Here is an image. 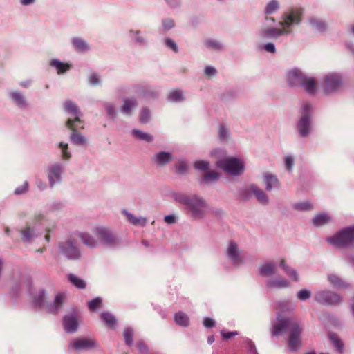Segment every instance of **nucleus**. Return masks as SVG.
<instances>
[{
  "label": "nucleus",
  "mask_w": 354,
  "mask_h": 354,
  "mask_svg": "<svg viewBox=\"0 0 354 354\" xmlns=\"http://www.w3.org/2000/svg\"><path fill=\"white\" fill-rule=\"evenodd\" d=\"M303 10L301 8H292L288 13L283 15V21L279 22L281 28H267L261 30L260 35L263 38L276 39L281 35L291 32L290 27L293 24H299L301 20Z\"/></svg>",
  "instance_id": "f257e3e1"
},
{
  "label": "nucleus",
  "mask_w": 354,
  "mask_h": 354,
  "mask_svg": "<svg viewBox=\"0 0 354 354\" xmlns=\"http://www.w3.org/2000/svg\"><path fill=\"white\" fill-rule=\"evenodd\" d=\"M174 199L185 205L195 218H202L207 214V205L204 200L197 196L189 197L183 194H176Z\"/></svg>",
  "instance_id": "f03ea898"
},
{
  "label": "nucleus",
  "mask_w": 354,
  "mask_h": 354,
  "mask_svg": "<svg viewBox=\"0 0 354 354\" xmlns=\"http://www.w3.org/2000/svg\"><path fill=\"white\" fill-rule=\"evenodd\" d=\"M287 81L291 86L303 87L309 94L315 93L316 84L315 80L306 76L298 69H292L288 73Z\"/></svg>",
  "instance_id": "7ed1b4c3"
},
{
  "label": "nucleus",
  "mask_w": 354,
  "mask_h": 354,
  "mask_svg": "<svg viewBox=\"0 0 354 354\" xmlns=\"http://www.w3.org/2000/svg\"><path fill=\"white\" fill-rule=\"evenodd\" d=\"M330 245L337 248L350 245L354 242V227L344 228L326 239Z\"/></svg>",
  "instance_id": "20e7f679"
},
{
  "label": "nucleus",
  "mask_w": 354,
  "mask_h": 354,
  "mask_svg": "<svg viewBox=\"0 0 354 354\" xmlns=\"http://www.w3.org/2000/svg\"><path fill=\"white\" fill-rule=\"evenodd\" d=\"M217 166L232 175H238L243 171V163L236 158H224L216 163Z\"/></svg>",
  "instance_id": "39448f33"
},
{
  "label": "nucleus",
  "mask_w": 354,
  "mask_h": 354,
  "mask_svg": "<svg viewBox=\"0 0 354 354\" xmlns=\"http://www.w3.org/2000/svg\"><path fill=\"white\" fill-rule=\"evenodd\" d=\"M93 232L99 238L100 241L106 245L113 246L119 243L117 236L109 227L97 225L93 229Z\"/></svg>",
  "instance_id": "423d86ee"
},
{
  "label": "nucleus",
  "mask_w": 354,
  "mask_h": 354,
  "mask_svg": "<svg viewBox=\"0 0 354 354\" xmlns=\"http://www.w3.org/2000/svg\"><path fill=\"white\" fill-rule=\"evenodd\" d=\"M302 331L303 326L297 321L292 324L288 336V346L291 351H295L301 347V334Z\"/></svg>",
  "instance_id": "0eeeda50"
},
{
  "label": "nucleus",
  "mask_w": 354,
  "mask_h": 354,
  "mask_svg": "<svg viewBox=\"0 0 354 354\" xmlns=\"http://www.w3.org/2000/svg\"><path fill=\"white\" fill-rule=\"evenodd\" d=\"M66 127L71 131L70 140L71 143L75 145H86L87 144V138L81 133V129L77 123H73L71 118L66 122Z\"/></svg>",
  "instance_id": "6e6552de"
},
{
  "label": "nucleus",
  "mask_w": 354,
  "mask_h": 354,
  "mask_svg": "<svg viewBox=\"0 0 354 354\" xmlns=\"http://www.w3.org/2000/svg\"><path fill=\"white\" fill-rule=\"evenodd\" d=\"M315 300L323 304L335 306L339 304L342 299V297L329 290H319L315 294Z\"/></svg>",
  "instance_id": "1a4fd4ad"
},
{
  "label": "nucleus",
  "mask_w": 354,
  "mask_h": 354,
  "mask_svg": "<svg viewBox=\"0 0 354 354\" xmlns=\"http://www.w3.org/2000/svg\"><path fill=\"white\" fill-rule=\"evenodd\" d=\"M302 107L303 113L297 124V128L300 136L302 137H306L310 130V120L308 114L310 109V104L308 102H306L303 104Z\"/></svg>",
  "instance_id": "9d476101"
},
{
  "label": "nucleus",
  "mask_w": 354,
  "mask_h": 354,
  "mask_svg": "<svg viewBox=\"0 0 354 354\" xmlns=\"http://www.w3.org/2000/svg\"><path fill=\"white\" fill-rule=\"evenodd\" d=\"M64 110L74 117L71 118L73 123L76 122L80 129H84V122L80 118L82 113L74 102L70 100L66 101L64 104Z\"/></svg>",
  "instance_id": "9b49d317"
},
{
  "label": "nucleus",
  "mask_w": 354,
  "mask_h": 354,
  "mask_svg": "<svg viewBox=\"0 0 354 354\" xmlns=\"http://www.w3.org/2000/svg\"><path fill=\"white\" fill-rule=\"evenodd\" d=\"M342 84L341 78L335 74H330L324 77L323 89L326 93L337 90Z\"/></svg>",
  "instance_id": "f8f14e48"
},
{
  "label": "nucleus",
  "mask_w": 354,
  "mask_h": 354,
  "mask_svg": "<svg viewBox=\"0 0 354 354\" xmlns=\"http://www.w3.org/2000/svg\"><path fill=\"white\" fill-rule=\"evenodd\" d=\"M71 345L76 350H88L98 346L97 341L93 338H77Z\"/></svg>",
  "instance_id": "ddd939ff"
},
{
  "label": "nucleus",
  "mask_w": 354,
  "mask_h": 354,
  "mask_svg": "<svg viewBox=\"0 0 354 354\" xmlns=\"http://www.w3.org/2000/svg\"><path fill=\"white\" fill-rule=\"evenodd\" d=\"M248 192H252L257 198L259 202H260L262 204H266L268 201V198L267 195L265 194V192L254 185H250L242 192L241 196V198L243 199H247L248 198Z\"/></svg>",
  "instance_id": "4468645a"
},
{
  "label": "nucleus",
  "mask_w": 354,
  "mask_h": 354,
  "mask_svg": "<svg viewBox=\"0 0 354 354\" xmlns=\"http://www.w3.org/2000/svg\"><path fill=\"white\" fill-rule=\"evenodd\" d=\"M60 248L62 253L68 259H75L80 256V252L75 243L72 241H67L60 244Z\"/></svg>",
  "instance_id": "2eb2a0df"
},
{
  "label": "nucleus",
  "mask_w": 354,
  "mask_h": 354,
  "mask_svg": "<svg viewBox=\"0 0 354 354\" xmlns=\"http://www.w3.org/2000/svg\"><path fill=\"white\" fill-rule=\"evenodd\" d=\"M296 322V320L289 318L279 320V322L272 327V335L279 336L286 330L289 331L292 328V324H295Z\"/></svg>",
  "instance_id": "dca6fc26"
},
{
  "label": "nucleus",
  "mask_w": 354,
  "mask_h": 354,
  "mask_svg": "<svg viewBox=\"0 0 354 354\" xmlns=\"http://www.w3.org/2000/svg\"><path fill=\"white\" fill-rule=\"evenodd\" d=\"M62 167L59 165H53L48 170V177L51 187L56 183L61 181Z\"/></svg>",
  "instance_id": "f3484780"
},
{
  "label": "nucleus",
  "mask_w": 354,
  "mask_h": 354,
  "mask_svg": "<svg viewBox=\"0 0 354 354\" xmlns=\"http://www.w3.org/2000/svg\"><path fill=\"white\" fill-rule=\"evenodd\" d=\"M227 254L230 259L232 260L234 263H241V259L239 256V252L237 244L234 241H230L227 249Z\"/></svg>",
  "instance_id": "a211bd4d"
},
{
  "label": "nucleus",
  "mask_w": 354,
  "mask_h": 354,
  "mask_svg": "<svg viewBox=\"0 0 354 354\" xmlns=\"http://www.w3.org/2000/svg\"><path fill=\"white\" fill-rule=\"evenodd\" d=\"M77 236L81 242L88 248H95L97 245L98 241L88 232H80Z\"/></svg>",
  "instance_id": "6ab92c4d"
},
{
  "label": "nucleus",
  "mask_w": 354,
  "mask_h": 354,
  "mask_svg": "<svg viewBox=\"0 0 354 354\" xmlns=\"http://www.w3.org/2000/svg\"><path fill=\"white\" fill-rule=\"evenodd\" d=\"M64 326L68 333H74L77 330L78 323L75 315L65 316L64 318Z\"/></svg>",
  "instance_id": "aec40b11"
},
{
  "label": "nucleus",
  "mask_w": 354,
  "mask_h": 354,
  "mask_svg": "<svg viewBox=\"0 0 354 354\" xmlns=\"http://www.w3.org/2000/svg\"><path fill=\"white\" fill-rule=\"evenodd\" d=\"M330 221V216L324 213H318L315 214L312 219V223L315 227L324 226Z\"/></svg>",
  "instance_id": "412c9836"
},
{
  "label": "nucleus",
  "mask_w": 354,
  "mask_h": 354,
  "mask_svg": "<svg viewBox=\"0 0 354 354\" xmlns=\"http://www.w3.org/2000/svg\"><path fill=\"white\" fill-rule=\"evenodd\" d=\"M153 160L157 165L163 166L172 160V155L170 153L162 151L155 154Z\"/></svg>",
  "instance_id": "4be33fe9"
},
{
  "label": "nucleus",
  "mask_w": 354,
  "mask_h": 354,
  "mask_svg": "<svg viewBox=\"0 0 354 354\" xmlns=\"http://www.w3.org/2000/svg\"><path fill=\"white\" fill-rule=\"evenodd\" d=\"M138 103L136 99H124L121 110L124 114L130 115L131 114V111L135 109Z\"/></svg>",
  "instance_id": "5701e85b"
},
{
  "label": "nucleus",
  "mask_w": 354,
  "mask_h": 354,
  "mask_svg": "<svg viewBox=\"0 0 354 354\" xmlns=\"http://www.w3.org/2000/svg\"><path fill=\"white\" fill-rule=\"evenodd\" d=\"M276 268L275 265L272 262L267 263L262 265L259 269V273L261 276L268 277L275 272Z\"/></svg>",
  "instance_id": "b1692460"
},
{
  "label": "nucleus",
  "mask_w": 354,
  "mask_h": 354,
  "mask_svg": "<svg viewBox=\"0 0 354 354\" xmlns=\"http://www.w3.org/2000/svg\"><path fill=\"white\" fill-rule=\"evenodd\" d=\"M123 213L125 214L128 221L134 225L143 226L147 223V220L145 218H138L135 216L133 214L128 213L127 211H123Z\"/></svg>",
  "instance_id": "393cba45"
},
{
  "label": "nucleus",
  "mask_w": 354,
  "mask_h": 354,
  "mask_svg": "<svg viewBox=\"0 0 354 354\" xmlns=\"http://www.w3.org/2000/svg\"><path fill=\"white\" fill-rule=\"evenodd\" d=\"M19 232L21 236V240L24 242L30 241L35 236L33 229L28 225L24 229L19 230Z\"/></svg>",
  "instance_id": "a878e982"
},
{
  "label": "nucleus",
  "mask_w": 354,
  "mask_h": 354,
  "mask_svg": "<svg viewBox=\"0 0 354 354\" xmlns=\"http://www.w3.org/2000/svg\"><path fill=\"white\" fill-rule=\"evenodd\" d=\"M50 66L55 67L57 69L58 74L65 73L71 67L69 64L61 62L57 59H53L50 62Z\"/></svg>",
  "instance_id": "bb28decb"
},
{
  "label": "nucleus",
  "mask_w": 354,
  "mask_h": 354,
  "mask_svg": "<svg viewBox=\"0 0 354 354\" xmlns=\"http://www.w3.org/2000/svg\"><path fill=\"white\" fill-rule=\"evenodd\" d=\"M267 285L269 287L275 288H286L289 286V282L283 278H280L269 281Z\"/></svg>",
  "instance_id": "cd10ccee"
},
{
  "label": "nucleus",
  "mask_w": 354,
  "mask_h": 354,
  "mask_svg": "<svg viewBox=\"0 0 354 354\" xmlns=\"http://www.w3.org/2000/svg\"><path fill=\"white\" fill-rule=\"evenodd\" d=\"M68 279L77 288L84 289L86 288V284L85 281L73 274L68 275Z\"/></svg>",
  "instance_id": "c85d7f7f"
},
{
  "label": "nucleus",
  "mask_w": 354,
  "mask_h": 354,
  "mask_svg": "<svg viewBox=\"0 0 354 354\" xmlns=\"http://www.w3.org/2000/svg\"><path fill=\"white\" fill-rule=\"evenodd\" d=\"M280 266L283 269V270L286 272V274L289 276L290 278H292L295 281H297L299 280V277L297 275V272L289 268L288 266L286 265V261L284 259H281L280 261Z\"/></svg>",
  "instance_id": "c756f323"
},
{
  "label": "nucleus",
  "mask_w": 354,
  "mask_h": 354,
  "mask_svg": "<svg viewBox=\"0 0 354 354\" xmlns=\"http://www.w3.org/2000/svg\"><path fill=\"white\" fill-rule=\"evenodd\" d=\"M175 322L180 326H187L189 325V318L186 314L182 312H178L175 314Z\"/></svg>",
  "instance_id": "7c9ffc66"
},
{
  "label": "nucleus",
  "mask_w": 354,
  "mask_h": 354,
  "mask_svg": "<svg viewBox=\"0 0 354 354\" xmlns=\"http://www.w3.org/2000/svg\"><path fill=\"white\" fill-rule=\"evenodd\" d=\"M132 134L135 138L148 142H151L153 140L152 136L138 129H133L132 131Z\"/></svg>",
  "instance_id": "2f4dec72"
},
{
  "label": "nucleus",
  "mask_w": 354,
  "mask_h": 354,
  "mask_svg": "<svg viewBox=\"0 0 354 354\" xmlns=\"http://www.w3.org/2000/svg\"><path fill=\"white\" fill-rule=\"evenodd\" d=\"M10 97L13 100V102L19 106H25L26 102L24 97L21 94L17 91H13L10 93Z\"/></svg>",
  "instance_id": "473e14b6"
},
{
  "label": "nucleus",
  "mask_w": 354,
  "mask_h": 354,
  "mask_svg": "<svg viewBox=\"0 0 354 354\" xmlns=\"http://www.w3.org/2000/svg\"><path fill=\"white\" fill-rule=\"evenodd\" d=\"M293 206L295 209L300 211L312 210L314 207L313 205L308 201L295 203Z\"/></svg>",
  "instance_id": "72a5a7b5"
},
{
  "label": "nucleus",
  "mask_w": 354,
  "mask_h": 354,
  "mask_svg": "<svg viewBox=\"0 0 354 354\" xmlns=\"http://www.w3.org/2000/svg\"><path fill=\"white\" fill-rule=\"evenodd\" d=\"M102 304V299L100 297H96L88 301V307L91 311H95L101 308Z\"/></svg>",
  "instance_id": "f704fd0d"
},
{
  "label": "nucleus",
  "mask_w": 354,
  "mask_h": 354,
  "mask_svg": "<svg viewBox=\"0 0 354 354\" xmlns=\"http://www.w3.org/2000/svg\"><path fill=\"white\" fill-rule=\"evenodd\" d=\"M266 188L268 190H270L272 187H276L279 185V181L274 176H266Z\"/></svg>",
  "instance_id": "c9c22d12"
},
{
  "label": "nucleus",
  "mask_w": 354,
  "mask_h": 354,
  "mask_svg": "<svg viewBox=\"0 0 354 354\" xmlns=\"http://www.w3.org/2000/svg\"><path fill=\"white\" fill-rule=\"evenodd\" d=\"M102 319L109 326H113L116 324L115 317L109 313H102L101 314Z\"/></svg>",
  "instance_id": "e433bc0d"
},
{
  "label": "nucleus",
  "mask_w": 354,
  "mask_h": 354,
  "mask_svg": "<svg viewBox=\"0 0 354 354\" xmlns=\"http://www.w3.org/2000/svg\"><path fill=\"white\" fill-rule=\"evenodd\" d=\"M73 44L77 50L80 51H86L88 49L87 44L82 39L75 38L73 40Z\"/></svg>",
  "instance_id": "4c0bfd02"
},
{
  "label": "nucleus",
  "mask_w": 354,
  "mask_h": 354,
  "mask_svg": "<svg viewBox=\"0 0 354 354\" xmlns=\"http://www.w3.org/2000/svg\"><path fill=\"white\" fill-rule=\"evenodd\" d=\"M310 24L315 30L319 32H322L326 29L325 23L317 19H310Z\"/></svg>",
  "instance_id": "58836bf2"
},
{
  "label": "nucleus",
  "mask_w": 354,
  "mask_h": 354,
  "mask_svg": "<svg viewBox=\"0 0 354 354\" xmlns=\"http://www.w3.org/2000/svg\"><path fill=\"white\" fill-rule=\"evenodd\" d=\"M329 337H330V339L331 340L333 346L337 348V350L339 353H342L343 343L338 338L337 335H335V334H330L329 335Z\"/></svg>",
  "instance_id": "ea45409f"
},
{
  "label": "nucleus",
  "mask_w": 354,
  "mask_h": 354,
  "mask_svg": "<svg viewBox=\"0 0 354 354\" xmlns=\"http://www.w3.org/2000/svg\"><path fill=\"white\" fill-rule=\"evenodd\" d=\"M279 8V5L276 0H272L267 4L265 8V12L266 14H272Z\"/></svg>",
  "instance_id": "a19ab883"
},
{
  "label": "nucleus",
  "mask_w": 354,
  "mask_h": 354,
  "mask_svg": "<svg viewBox=\"0 0 354 354\" xmlns=\"http://www.w3.org/2000/svg\"><path fill=\"white\" fill-rule=\"evenodd\" d=\"M133 331L131 328H126L123 333V337L127 345L131 346L133 344Z\"/></svg>",
  "instance_id": "79ce46f5"
},
{
  "label": "nucleus",
  "mask_w": 354,
  "mask_h": 354,
  "mask_svg": "<svg viewBox=\"0 0 354 354\" xmlns=\"http://www.w3.org/2000/svg\"><path fill=\"white\" fill-rule=\"evenodd\" d=\"M194 168L196 169L207 171L209 168V162L205 160H196L194 162Z\"/></svg>",
  "instance_id": "37998d69"
},
{
  "label": "nucleus",
  "mask_w": 354,
  "mask_h": 354,
  "mask_svg": "<svg viewBox=\"0 0 354 354\" xmlns=\"http://www.w3.org/2000/svg\"><path fill=\"white\" fill-rule=\"evenodd\" d=\"M169 99L172 102H180L183 100V92L180 90L171 91Z\"/></svg>",
  "instance_id": "c03bdc74"
},
{
  "label": "nucleus",
  "mask_w": 354,
  "mask_h": 354,
  "mask_svg": "<svg viewBox=\"0 0 354 354\" xmlns=\"http://www.w3.org/2000/svg\"><path fill=\"white\" fill-rule=\"evenodd\" d=\"M66 296L63 293H58L54 301V305L56 310H57L59 308H61L62 306L64 300H65Z\"/></svg>",
  "instance_id": "a18cd8bd"
},
{
  "label": "nucleus",
  "mask_w": 354,
  "mask_h": 354,
  "mask_svg": "<svg viewBox=\"0 0 354 354\" xmlns=\"http://www.w3.org/2000/svg\"><path fill=\"white\" fill-rule=\"evenodd\" d=\"M219 177V175L218 173H216L214 171H207L204 174V179L206 181H215Z\"/></svg>",
  "instance_id": "49530a36"
},
{
  "label": "nucleus",
  "mask_w": 354,
  "mask_h": 354,
  "mask_svg": "<svg viewBox=\"0 0 354 354\" xmlns=\"http://www.w3.org/2000/svg\"><path fill=\"white\" fill-rule=\"evenodd\" d=\"M59 147L62 150V158L64 160H68L71 158V153L68 151V144L60 142Z\"/></svg>",
  "instance_id": "de8ad7c7"
},
{
  "label": "nucleus",
  "mask_w": 354,
  "mask_h": 354,
  "mask_svg": "<svg viewBox=\"0 0 354 354\" xmlns=\"http://www.w3.org/2000/svg\"><path fill=\"white\" fill-rule=\"evenodd\" d=\"M205 44L209 48L214 50H219L222 47V45L218 41L215 40H207Z\"/></svg>",
  "instance_id": "09e8293b"
},
{
  "label": "nucleus",
  "mask_w": 354,
  "mask_h": 354,
  "mask_svg": "<svg viewBox=\"0 0 354 354\" xmlns=\"http://www.w3.org/2000/svg\"><path fill=\"white\" fill-rule=\"evenodd\" d=\"M311 292L308 290H301L297 293V297L301 301L306 300L310 298Z\"/></svg>",
  "instance_id": "8fccbe9b"
},
{
  "label": "nucleus",
  "mask_w": 354,
  "mask_h": 354,
  "mask_svg": "<svg viewBox=\"0 0 354 354\" xmlns=\"http://www.w3.org/2000/svg\"><path fill=\"white\" fill-rule=\"evenodd\" d=\"M150 116L149 111L147 109H143L141 111L140 120L142 123H146L149 121Z\"/></svg>",
  "instance_id": "3c124183"
},
{
  "label": "nucleus",
  "mask_w": 354,
  "mask_h": 354,
  "mask_svg": "<svg viewBox=\"0 0 354 354\" xmlns=\"http://www.w3.org/2000/svg\"><path fill=\"white\" fill-rule=\"evenodd\" d=\"M165 42L168 48H171L175 53L178 52V46L174 40L170 38H167L165 39Z\"/></svg>",
  "instance_id": "603ef678"
},
{
  "label": "nucleus",
  "mask_w": 354,
  "mask_h": 354,
  "mask_svg": "<svg viewBox=\"0 0 354 354\" xmlns=\"http://www.w3.org/2000/svg\"><path fill=\"white\" fill-rule=\"evenodd\" d=\"M162 26L165 30H169L174 26V23L170 19H165L162 20Z\"/></svg>",
  "instance_id": "864d4df0"
},
{
  "label": "nucleus",
  "mask_w": 354,
  "mask_h": 354,
  "mask_svg": "<svg viewBox=\"0 0 354 354\" xmlns=\"http://www.w3.org/2000/svg\"><path fill=\"white\" fill-rule=\"evenodd\" d=\"M28 184L27 182H25L24 185L21 187H17L15 190V194L17 195L22 194L26 193L28 191Z\"/></svg>",
  "instance_id": "5fc2aeb1"
},
{
  "label": "nucleus",
  "mask_w": 354,
  "mask_h": 354,
  "mask_svg": "<svg viewBox=\"0 0 354 354\" xmlns=\"http://www.w3.org/2000/svg\"><path fill=\"white\" fill-rule=\"evenodd\" d=\"M328 281L334 286H339L341 283L340 279L334 274L329 275L328 277Z\"/></svg>",
  "instance_id": "6e6d98bb"
},
{
  "label": "nucleus",
  "mask_w": 354,
  "mask_h": 354,
  "mask_svg": "<svg viewBox=\"0 0 354 354\" xmlns=\"http://www.w3.org/2000/svg\"><path fill=\"white\" fill-rule=\"evenodd\" d=\"M216 73V68L212 66H206L205 68V74L207 77L214 76Z\"/></svg>",
  "instance_id": "4d7b16f0"
},
{
  "label": "nucleus",
  "mask_w": 354,
  "mask_h": 354,
  "mask_svg": "<svg viewBox=\"0 0 354 354\" xmlns=\"http://www.w3.org/2000/svg\"><path fill=\"white\" fill-rule=\"evenodd\" d=\"M105 108L109 117L114 118L115 116L116 113L113 104H106Z\"/></svg>",
  "instance_id": "13d9d810"
},
{
  "label": "nucleus",
  "mask_w": 354,
  "mask_h": 354,
  "mask_svg": "<svg viewBox=\"0 0 354 354\" xmlns=\"http://www.w3.org/2000/svg\"><path fill=\"white\" fill-rule=\"evenodd\" d=\"M294 160L291 156H286L285 158V165L288 170L290 171L293 166Z\"/></svg>",
  "instance_id": "bf43d9fd"
},
{
  "label": "nucleus",
  "mask_w": 354,
  "mask_h": 354,
  "mask_svg": "<svg viewBox=\"0 0 354 354\" xmlns=\"http://www.w3.org/2000/svg\"><path fill=\"white\" fill-rule=\"evenodd\" d=\"M136 348L138 351L142 354H145L147 352V347L143 342H138L136 344Z\"/></svg>",
  "instance_id": "052dcab7"
},
{
  "label": "nucleus",
  "mask_w": 354,
  "mask_h": 354,
  "mask_svg": "<svg viewBox=\"0 0 354 354\" xmlns=\"http://www.w3.org/2000/svg\"><path fill=\"white\" fill-rule=\"evenodd\" d=\"M203 325L206 328H212V327L214 326L215 322L212 319H211L209 317H206L203 320Z\"/></svg>",
  "instance_id": "680f3d73"
},
{
  "label": "nucleus",
  "mask_w": 354,
  "mask_h": 354,
  "mask_svg": "<svg viewBox=\"0 0 354 354\" xmlns=\"http://www.w3.org/2000/svg\"><path fill=\"white\" fill-rule=\"evenodd\" d=\"M264 50L271 53H274L276 51L275 46L272 43H267L266 44H265Z\"/></svg>",
  "instance_id": "e2e57ef3"
},
{
  "label": "nucleus",
  "mask_w": 354,
  "mask_h": 354,
  "mask_svg": "<svg viewBox=\"0 0 354 354\" xmlns=\"http://www.w3.org/2000/svg\"><path fill=\"white\" fill-rule=\"evenodd\" d=\"M89 82L92 85H97L100 83V79L96 74L93 73L89 77Z\"/></svg>",
  "instance_id": "0e129e2a"
},
{
  "label": "nucleus",
  "mask_w": 354,
  "mask_h": 354,
  "mask_svg": "<svg viewBox=\"0 0 354 354\" xmlns=\"http://www.w3.org/2000/svg\"><path fill=\"white\" fill-rule=\"evenodd\" d=\"M187 170V164L184 162H181L179 163L178 166V172L179 174H184Z\"/></svg>",
  "instance_id": "69168bd1"
},
{
  "label": "nucleus",
  "mask_w": 354,
  "mask_h": 354,
  "mask_svg": "<svg viewBox=\"0 0 354 354\" xmlns=\"http://www.w3.org/2000/svg\"><path fill=\"white\" fill-rule=\"evenodd\" d=\"M164 221L168 224L176 223V218L173 215H167L164 217Z\"/></svg>",
  "instance_id": "338daca9"
},
{
  "label": "nucleus",
  "mask_w": 354,
  "mask_h": 354,
  "mask_svg": "<svg viewBox=\"0 0 354 354\" xmlns=\"http://www.w3.org/2000/svg\"><path fill=\"white\" fill-rule=\"evenodd\" d=\"M219 135H220V138L221 139L226 138V137L227 136V130L224 127H223V126L220 127Z\"/></svg>",
  "instance_id": "774afa93"
}]
</instances>
